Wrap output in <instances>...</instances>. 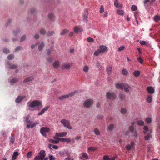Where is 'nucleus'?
<instances>
[{
	"mask_svg": "<svg viewBox=\"0 0 160 160\" xmlns=\"http://www.w3.org/2000/svg\"><path fill=\"white\" fill-rule=\"evenodd\" d=\"M115 86L117 88L122 90L124 89V91L126 92H128L129 91V89L131 88V87L129 85L124 83H116Z\"/></svg>",
	"mask_w": 160,
	"mask_h": 160,
	"instance_id": "obj_1",
	"label": "nucleus"
},
{
	"mask_svg": "<svg viewBox=\"0 0 160 160\" xmlns=\"http://www.w3.org/2000/svg\"><path fill=\"white\" fill-rule=\"evenodd\" d=\"M29 107L32 108H35V110H39L42 107V102L38 100L33 101L30 103Z\"/></svg>",
	"mask_w": 160,
	"mask_h": 160,
	"instance_id": "obj_2",
	"label": "nucleus"
},
{
	"mask_svg": "<svg viewBox=\"0 0 160 160\" xmlns=\"http://www.w3.org/2000/svg\"><path fill=\"white\" fill-rule=\"evenodd\" d=\"M61 122L64 127L68 128L69 129H72V128L70 125V122L68 120L63 119L61 120Z\"/></svg>",
	"mask_w": 160,
	"mask_h": 160,
	"instance_id": "obj_3",
	"label": "nucleus"
},
{
	"mask_svg": "<svg viewBox=\"0 0 160 160\" xmlns=\"http://www.w3.org/2000/svg\"><path fill=\"white\" fill-rule=\"evenodd\" d=\"M93 103V100L92 99L87 100L85 101L83 103V106L85 107L88 108L90 107Z\"/></svg>",
	"mask_w": 160,
	"mask_h": 160,
	"instance_id": "obj_4",
	"label": "nucleus"
},
{
	"mask_svg": "<svg viewBox=\"0 0 160 160\" xmlns=\"http://www.w3.org/2000/svg\"><path fill=\"white\" fill-rule=\"evenodd\" d=\"M106 96L108 99L113 100L115 98L116 96L113 92H108L106 93Z\"/></svg>",
	"mask_w": 160,
	"mask_h": 160,
	"instance_id": "obj_5",
	"label": "nucleus"
},
{
	"mask_svg": "<svg viewBox=\"0 0 160 160\" xmlns=\"http://www.w3.org/2000/svg\"><path fill=\"white\" fill-rule=\"evenodd\" d=\"M39 124L38 122L37 121L34 123H32V122L30 121V122H28L27 124V128H32L34 127L36 125Z\"/></svg>",
	"mask_w": 160,
	"mask_h": 160,
	"instance_id": "obj_6",
	"label": "nucleus"
},
{
	"mask_svg": "<svg viewBox=\"0 0 160 160\" xmlns=\"http://www.w3.org/2000/svg\"><path fill=\"white\" fill-rule=\"evenodd\" d=\"M75 92H72L68 94L59 97V98L58 99L59 100H62L63 99L67 98L69 97H71L73 95L75 94Z\"/></svg>",
	"mask_w": 160,
	"mask_h": 160,
	"instance_id": "obj_7",
	"label": "nucleus"
},
{
	"mask_svg": "<svg viewBox=\"0 0 160 160\" xmlns=\"http://www.w3.org/2000/svg\"><path fill=\"white\" fill-rule=\"evenodd\" d=\"M48 128L46 127H43L40 130L41 133L43 136H45L46 133L48 132Z\"/></svg>",
	"mask_w": 160,
	"mask_h": 160,
	"instance_id": "obj_8",
	"label": "nucleus"
},
{
	"mask_svg": "<svg viewBox=\"0 0 160 160\" xmlns=\"http://www.w3.org/2000/svg\"><path fill=\"white\" fill-rule=\"evenodd\" d=\"M88 12L87 9H85L84 10V14L83 16V20L86 23L88 21Z\"/></svg>",
	"mask_w": 160,
	"mask_h": 160,
	"instance_id": "obj_9",
	"label": "nucleus"
},
{
	"mask_svg": "<svg viewBox=\"0 0 160 160\" xmlns=\"http://www.w3.org/2000/svg\"><path fill=\"white\" fill-rule=\"evenodd\" d=\"M67 133L66 132L56 133L55 137H64L67 135ZM54 138H55V137Z\"/></svg>",
	"mask_w": 160,
	"mask_h": 160,
	"instance_id": "obj_10",
	"label": "nucleus"
},
{
	"mask_svg": "<svg viewBox=\"0 0 160 160\" xmlns=\"http://www.w3.org/2000/svg\"><path fill=\"white\" fill-rule=\"evenodd\" d=\"M146 90L149 93L151 94L153 93L155 91L154 88L151 86L148 87L147 88Z\"/></svg>",
	"mask_w": 160,
	"mask_h": 160,
	"instance_id": "obj_11",
	"label": "nucleus"
},
{
	"mask_svg": "<svg viewBox=\"0 0 160 160\" xmlns=\"http://www.w3.org/2000/svg\"><path fill=\"white\" fill-rule=\"evenodd\" d=\"M79 159L82 160L83 159V158L88 159H89L90 158L86 152L82 153V156H79Z\"/></svg>",
	"mask_w": 160,
	"mask_h": 160,
	"instance_id": "obj_12",
	"label": "nucleus"
},
{
	"mask_svg": "<svg viewBox=\"0 0 160 160\" xmlns=\"http://www.w3.org/2000/svg\"><path fill=\"white\" fill-rule=\"evenodd\" d=\"M46 155L45 151L44 150H41L39 153L38 156L41 157V160L43 159Z\"/></svg>",
	"mask_w": 160,
	"mask_h": 160,
	"instance_id": "obj_13",
	"label": "nucleus"
},
{
	"mask_svg": "<svg viewBox=\"0 0 160 160\" xmlns=\"http://www.w3.org/2000/svg\"><path fill=\"white\" fill-rule=\"evenodd\" d=\"M74 31L75 32L78 33L79 32H82L83 31V30L80 27H78L76 26L74 28Z\"/></svg>",
	"mask_w": 160,
	"mask_h": 160,
	"instance_id": "obj_14",
	"label": "nucleus"
},
{
	"mask_svg": "<svg viewBox=\"0 0 160 160\" xmlns=\"http://www.w3.org/2000/svg\"><path fill=\"white\" fill-rule=\"evenodd\" d=\"M25 97L23 96H20L18 97L15 100V102L17 103H19Z\"/></svg>",
	"mask_w": 160,
	"mask_h": 160,
	"instance_id": "obj_15",
	"label": "nucleus"
},
{
	"mask_svg": "<svg viewBox=\"0 0 160 160\" xmlns=\"http://www.w3.org/2000/svg\"><path fill=\"white\" fill-rule=\"evenodd\" d=\"M100 51L102 53H103L104 52H105L107 51V48L106 46L102 45L100 46Z\"/></svg>",
	"mask_w": 160,
	"mask_h": 160,
	"instance_id": "obj_16",
	"label": "nucleus"
},
{
	"mask_svg": "<svg viewBox=\"0 0 160 160\" xmlns=\"http://www.w3.org/2000/svg\"><path fill=\"white\" fill-rule=\"evenodd\" d=\"M49 108L50 107L49 106H47L45 107L42 109L40 112L38 113V115H40L42 114L46 111H47Z\"/></svg>",
	"mask_w": 160,
	"mask_h": 160,
	"instance_id": "obj_17",
	"label": "nucleus"
},
{
	"mask_svg": "<svg viewBox=\"0 0 160 160\" xmlns=\"http://www.w3.org/2000/svg\"><path fill=\"white\" fill-rule=\"evenodd\" d=\"M117 14L121 16H123L124 15V10L120 9H117L116 11Z\"/></svg>",
	"mask_w": 160,
	"mask_h": 160,
	"instance_id": "obj_18",
	"label": "nucleus"
},
{
	"mask_svg": "<svg viewBox=\"0 0 160 160\" xmlns=\"http://www.w3.org/2000/svg\"><path fill=\"white\" fill-rule=\"evenodd\" d=\"M146 100L148 103H151L152 100V96L150 95L147 96L146 97Z\"/></svg>",
	"mask_w": 160,
	"mask_h": 160,
	"instance_id": "obj_19",
	"label": "nucleus"
},
{
	"mask_svg": "<svg viewBox=\"0 0 160 160\" xmlns=\"http://www.w3.org/2000/svg\"><path fill=\"white\" fill-rule=\"evenodd\" d=\"M19 155L18 152L17 151L14 152L12 155V160H15L17 158V157Z\"/></svg>",
	"mask_w": 160,
	"mask_h": 160,
	"instance_id": "obj_20",
	"label": "nucleus"
},
{
	"mask_svg": "<svg viewBox=\"0 0 160 160\" xmlns=\"http://www.w3.org/2000/svg\"><path fill=\"white\" fill-rule=\"evenodd\" d=\"M62 153L63 155V156H67L69 157L70 156V153L68 150H64L62 152Z\"/></svg>",
	"mask_w": 160,
	"mask_h": 160,
	"instance_id": "obj_21",
	"label": "nucleus"
},
{
	"mask_svg": "<svg viewBox=\"0 0 160 160\" xmlns=\"http://www.w3.org/2000/svg\"><path fill=\"white\" fill-rule=\"evenodd\" d=\"M59 140L63 142H70L71 141L70 139L68 138H59Z\"/></svg>",
	"mask_w": 160,
	"mask_h": 160,
	"instance_id": "obj_22",
	"label": "nucleus"
},
{
	"mask_svg": "<svg viewBox=\"0 0 160 160\" xmlns=\"http://www.w3.org/2000/svg\"><path fill=\"white\" fill-rule=\"evenodd\" d=\"M62 67L66 69H69L71 67V65L69 63H64L62 65Z\"/></svg>",
	"mask_w": 160,
	"mask_h": 160,
	"instance_id": "obj_23",
	"label": "nucleus"
},
{
	"mask_svg": "<svg viewBox=\"0 0 160 160\" xmlns=\"http://www.w3.org/2000/svg\"><path fill=\"white\" fill-rule=\"evenodd\" d=\"M153 20L156 22H158L160 20V16L158 15L154 16L153 17Z\"/></svg>",
	"mask_w": 160,
	"mask_h": 160,
	"instance_id": "obj_24",
	"label": "nucleus"
},
{
	"mask_svg": "<svg viewBox=\"0 0 160 160\" xmlns=\"http://www.w3.org/2000/svg\"><path fill=\"white\" fill-rule=\"evenodd\" d=\"M97 149V148L96 147H90L88 148V153H89V151H94L96 150Z\"/></svg>",
	"mask_w": 160,
	"mask_h": 160,
	"instance_id": "obj_25",
	"label": "nucleus"
},
{
	"mask_svg": "<svg viewBox=\"0 0 160 160\" xmlns=\"http://www.w3.org/2000/svg\"><path fill=\"white\" fill-rule=\"evenodd\" d=\"M33 77L32 76H30L26 79L24 80L23 82L25 83V82H29L33 80Z\"/></svg>",
	"mask_w": 160,
	"mask_h": 160,
	"instance_id": "obj_26",
	"label": "nucleus"
},
{
	"mask_svg": "<svg viewBox=\"0 0 160 160\" xmlns=\"http://www.w3.org/2000/svg\"><path fill=\"white\" fill-rule=\"evenodd\" d=\"M7 64L9 65L10 66V68L12 69H14L16 68L17 67V66L16 65L13 64V65H11V64H10V63L9 62H7Z\"/></svg>",
	"mask_w": 160,
	"mask_h": 160,
	"instance_id": "obj_27",
	"label": "nucleus"
},
{
	"mask_svg": "<svg viewBox=\"0 0 160 160\" xmlns=\"http://www.w3.org/2000/svg\"><path fill=\"white\" fill-rule=\"evenodd\" d=\"M53 65L54 68H57L59 66V62L57 61H55L53 62Z\"/></svg>",
	"mask_w": 160,
	"mask_h": 160,
	"instance_id": "obj_28",
	"label": "nucleus"
},
{
	"mask_svg": "<svg viewBox=\"0 0 160 160\" xmlns=\"http://www.w3.org/2000/svg\"><path fill=\"white\" fill-rule=\"evenodd\" d=\"M140 74V72L138 70L135 71L133 72V75L135 77H138L139 76Z\"/></svg>",
	"mask_w": 160,
	"mask_h": 160,
	"instance_id": "obj_29",
	"label": "nucleus"
},
{
	"mask_svg": "<svg viewBox=\"0 0 160 160\" xmlns=\"http://www.w3.org/2000/svg\"><path fill=\"white\" fill-rule=\"evenodd\" d=\"M52 146V147L53 148H54L55 149H57L58 148V147L56 145H52L49 144L48 145V147L49 148L51 149H52L51 147Z\"/></svg>",
	"mask_w": 160,
	"mask_h": 160,
	"instance_id": "obj_30",
	"label": "nucleus"
},
{
	"mask_svg": "<svg viewBox=\"0 0 160 160\" xmlns=\"http://www.w3.org/2000/svg\"><path fill=\"white\" fill-rule=\"evenodd\" d=\"M122 74L124 75H127L128 73V71L126 69H123L122 71Z\"/></svg>",
	"mask_w": 160,
	"mask_h": 160,
	"instance_id": "obj_31",
	"label": "nucleus"
},
{
	"mask_svg": "<svg viewBox=\"0 0 160 160\" xmlns=\"http://www.w3.org/2000/svg\"><path fill=\"white\" fill-rule=\"evenodd\" d=\"M140 43L142 45H145L147 46H148L149 45V43L144 41H140Z\"/></svg>",
	"mask_w": 160,
	"mask_h": 160,
	"instance_id": "obj_32",
	"label": "nucleus"
},
{
	"mask_svg": "<svg viewBox=\"0 0 160 160\" xmlns=\"http://www.w3.org/2000/svg\"><path fill=\"white\" fill-rule=\"evenodd\" d=\"M156 0H144L143 1V3L144 4H147L149 2H150L151 3H152L154 2Z\"/></svg>",
	"mask_w": 160,
	"mask_h": 160,
	"instance_id": "obj_33",
	"label": "nucleus"
},
{
	"mask_svg": "<svg viewBox=\"0 0 160 160\" xmlns=\"http://www.w3.org/2000/svg\"><path fill=\"white\" fill-rule=\"evenodd\" d=\"M102 52L100 51V49H98L97 51H95L94 53V55L96 56H98L100 53Z\"/></svg>",
	"mask_w": 160,
	"mask_h": 160,
	"instance_id": "obj_34",
	"label": "nucleus"
},
{
	"mask_svg": "<svg viewBox=\"0 0 160 160\" xmlns=\"http://www.w3.org/2000/svg\"><path fill=\"white\" fill-rule=\"evenodd\" d=\"M112 67L111 66H109L107 68L106 71L108 73H109L111 72Z\"/></svg>",
	"mask_w": 160,
	"mask_h": 160,
	"instance_id": "obj_35",
	"label": "nucleus"
},
{
	"mask_svg": "<svg viewBox=\"0 0 160 160\" xmlns=\"http://www.w3.org/2000/svg\"><path fill=\"white\" fill-rule=\"evenodd\" d=\"M44 46V44L43 42H42L41 44L38 47V49L39 51H41L43 47Z\"/></svg>",
	"mask_w": 160,
	"mask_h": 160,
	"instance_id": "obj_36",
	"label": "nucleus"
},
{
	"mask_svg": "<svg viewBox=\"0 0 160 160\" xmlns=\"http://www.w3.org/2000/svg\"><path fill=\"white\" fill-rule=\"evenodd\" d=\"M137 123L139 125L142 126L144 124V122L142 120H139L137 121Z\"/></svg>",
	"mask_w": 160,
	"mask_h": 160,
	"instance_id": "obj_37",
	"label": "nucleus"
},
{
	"mask_svg": "<svg viewBox=\"0 0 160 160\" xmlns=\"http://www.w3.org/2000/svg\"><path fill=\"white\" fill-rule=\"evenodd\" d=\"M93 131L94 133L97 135H99L100 134V132L99 131V130L97 128L95 129Z\"/></svg>",
	"mask_w": 160,
	"mask_h": 160,
	"instance_id": "obj_38",
	"label": "nucleus"
},
{
	"mask_svg": "<svg viewBox=\"0 0 160 160\" xmlns=\"http://www.w3.org/2000/svg\"><path fill=\"white\" fill-rule=\"evenodd\" d=\"M151 137V134L150 133H148L146 136L145 137V139L146 140H149Z\"/></svg>",
	"mask_w": 160,
	"mask_h": 160,
	"instance_id": "obj_39",
	"label": "nucleus"
},
{
	"mask_svg": "<svg viewBox=\"0 0 160 160\" xmlns=\"http://www.w3.org/2000/svg\"><path fill=\"white\" fill-rule=\"evenodd\" d=\"M127 111L126 109L124 108H122L121 109L120 112L122 114L126 113Z\"/></svg>",
	"mask_w": 160,
	"mask_h": 160,
	"instance_id": "obj_40",
	"label": "nucleus"
},
{
	"mask_svg": "<svg viewBox=\"0 0 160 160\" xmlns=\"http://www.w3.org/2000/svg\"><path fill=\"white\" fill-rule=\"evenodd\" d=\"M114 125L113 124H110L108 127V130L111 131L112 130L113 128Z\"/></svg>",
	"mask_w": 160,
	"mask_h": 160,
	"instance_id": "obj_41",
	"label": "nucleus"
},
{
	"mask_svg": "<svg viewBox=\"0 0 160 160\" xmlns=\"http://www.w3.org/2000/svg\"><path fill=\"white\" fill-rule=\"evenodd\" d=\"M17 81L16 78H14L10 80H8V81L11 83H14L17 82Z\"/></svg>",
	"mask_w": 160,
	"mask_h": 160,
	"instance_id": "obj_42",
	"label": "nucleus"
},
{
	"mask_svg": "<svg viewBox=\"0 0 160 160\" xmlns=\"http://www.w3.org/2000/svg\"><path fill=\"white\" fill-rule=\"evenodd\" d=\"M49 141L53 143L57 144L59 142V140H54L53 139H50Z\"/></svg>",
	"mask_w": 160,
	"mask_h": 160,
	"instance_id": "obj_43",
	"label": "nucleus"
},
{
	"mask_svg": "<svg viewBox=\"0 0 160 160\" xmlns=\"http://www.w3.org/2000/svg\"><path fill=\"white\" fill-rule=\"evenodd\" d=\"M118 0H115L114 3V6L117 8L118 7Z\"/></svg>",
	"mask_w": 160,
	"mask_h": 160,
	"instance_id": "obj_44",
	"label": "nucleus"
},
{
	"mask_svg": "<svg viewBox=\"0 0 160 160\" xmlns=\"http://www.w3.org/2000/svg\"><path fill=\"white\" fill-rule=\"evenodd\" d=\"M89 70V67L88 66H85L83 69V71L85 72H87Z\"/></svg>",
	"mask_w": 160,
	"mask_h": 160,
	"instance_id": "obj_45",
	"label": "nucleus"
},
{
	"mask_svg": "<svg viewBox=\"0 0 160 160\" xmlns=\"http://www.w3.org/2000/svg\"><path fill=\"white\" fill-rule=\"evenodd\" d=\"M104 11V8L103 5L101 6L100 8L99 12L101 13H102Z\"/></svg>",
	"mask_w": 160,
	"mask_h": 160,
	"instance_id": "obj_46",
	"label": "nucleus"
},
{
	"mask_svg": "<svg viewBox=\"0 0 160 160\" xmlns=\"http://www.w3.org/2000/svg\"><path fill=\"white\" fill-rule=\"evenodd\" d=\"M68 32V31L67 29L63 30L62 32L61 33V35H63L66 33H67Z\"/></svg>",
	"mask_w": 160,
	"mask_h": 160,
	"instance_id": "obj_47",
	"label": "nucleus"
},
{
	"mask_svg": "<svg viewBox=\"0 0 160 160\" xmlns=\"http://www.w3.org/2000/svg\"><path fill=\"white\" fill-rule=\"evenodd\" d=\"M32 154V151L28 152L27 154V157L28 158H30L31 157Z\"/></svg>",
	"mask_w": 160,
	"mask_h": 160,
	"instance_id": "obj_48",
	"label": "nucleus"
},
{
	"mask_svg": "<svg viewBox=\"0 0 160 160\" xmlns=\"http://www.w3.org/2000/svg\"><path fill=\"white\" fill-rule=\"evenodd\" d=\"M14 56L13 55L10 54L8 56V58L9 60H11L13 59Z\"/></svg>",
	"mask_w": 160,
	"mask_h": 160,
	"instance_id": "obj_49",
	"label": "nucleus"
},
{
	"mask_svg": "<svg viewBox=\"0 0 160 160\" xmlns=\"http://www.w3.org/2000/svg\"><path fill=\"white\" fill-rule=\"evenodd\" d=\"M137 7L135 5H132L131 7V10L132 11H136L137 10Z\"/></svg>",
	"mask_w": 160,
	"mask_h": 160,
	"instance_id": "obj_50",
	"label": "nucleus"
},
{
	"mask_svg": "<svg viewBox=\"0 0 160 160\" xmlns=\"http://www.w3.org/2000/svg\"><path fill=\"white\" fill-rule=\"evenodd\" d=\"M129 130L131 133L133 132H134V127L131 126H130L129 127Z\"/></svg>",
	"mask_w": 160,
	"mask_h": 160,
	"instance_id": "obj_51",
	"label": "nucleus"
},
{
	"mask_svg": "<svg viewBox=\"0 0 160 160\" xmlns=\"http://www.w3.org/2000/svg\"><path fill=\"white\" fill-rule=\"evenodd\" d=\"M145 121L147 123H150L151 122L152 120L150 118L148 117L146 118Z\"/></svg>",
	"mask_w": 160,
	"mask_h": 160,
	"instance_id": "obj_52",
	"label": "nucleus"
},
{
	"mask_svg": "<svg viewBox=\"0 0 160 160\" xmlns=\"http://www.w3.org/2000/svg\"><path fill=\"white\" fill-rule=\"evenodd\" d=\"M143 129L144 130L143 131V132L144 133H145L147 132L148 131V128L147 126H144V127Z\"/></svg>",
	"mask_w": 160,
	"mask_h": 160,
	"instance_id": "obj_53",
	"label": "nucleus"
},
{
	"mask_svg": "<svg viewBox=\"0 0 160 160\" xmlns=\"http://www.w3.org/2000/svg\"><path fill=\"white\" fill-rule=\"evenodd\" d=\"M3 51L4 53L5 54H8L9 52V50L7 48H4L3 50Z\"/></svg>",
	"mask_w": 160,
	"mask_h": 160,
	"instance_id": "obj_54",
	"label": "nucleus"
},
{
	"mask_svg": "<svg viewBox=\"0 0 160 160\" xmlns=\"http://www.w3.org/2000/svg\"><path fill=\"white\" fill-rule=\"evenodd\" d=\"M132 133H133L132 136H134L135 138H136L138 137V132L136 131H135L134 132H133Z\"/></svg>",
	"mask_w": 160,
	"mask_h": 160,
	"instance_id": "obj_55",
	"label": "nucleus"
},
{
	"mask_svg": "<svg viewBox=\"0 0 160 160\" xmlns=\"http://www.w3.org/2000/svg\"><path fill=\"white\" fill-rule=\"evenodd\" d=\"M125 148L128 150H130L132 148V146L128 144L125 146Z\"/></svg>",
	"mask_w": 160,
	"mask_h": 160,
	"instance_id": "obj_56",
	"label": "nucleus"
},
{
	"mask_svg": "<svg viewBox=\"0 0 160 160\" xmlns=\"http://www.w3.org/2000/svg\"><path fill=\"white\" fill-rule=\"evenodd\" d=\"M48 17L50 19L52 20V18L53 17V15L52 13H49L48 14Z\"/></svg>",
	"mask_w": 160,
	"mask_h": 160,
	"instance_id": "obj_57",
	"label": "nucleus"
},
{
	"mask_svg": "<svg viewBox=\"0 0 160 160\" xmlns=\"http://www.w3.org/2000/svg\"><path fill=\"white\" fill-rule=\"evenodd\" d=\"M103 159L104 160H110V158L108 155L104 156L103 157Z\"/></svg>",
	"mask_w": 160,
	"mask_h": 160,
	"instance_id": "obj_58",
	"label": "nucleus"
},
{
	"mask_svg": "<svg viewBox=\"0 0 160 160\" xmlns=\"http://www.w3.org/2000/svg\"><path fill=\"white\" fill-rule=\"evenodd\" d=\"M138 61L141 63L142 64L143 63V61L141 58H138Z\"/></svg>",
	"mask_w": 160,
	"mask_h": 160,
	"instance_id": "obj_59",
	"label": "nucleus"
},
{
	"mask_svg": "<svg viewBox=\"0 0 160 160\" xmlns=\"http://www.w3.org/2000/svg\"><path fill=\"white\" fill-rule=\"evenodd\" d=\"M87 41L89 42H92L94 41V40L91 38H87Z\"/></svg>",
	"mask_w": 160,
	"mask_h": 160,
	"instance_id": "obj_60",
	"label": "nucleus"
},
{
	"mask_svg": "<svg viewBox=\"0 0 160 160\" xmlns=\"http://www.w3.org/2000/svg\"><path fill=\"white\" fill-rule=\"evenodd\" d=\"M119 97L121 99H124L125 97V96L123 94H120L119 95Z\"/></svg>",
	"mask_w": 160,
	"mask_h": 160,
	"instance_id": "obj_61",
	"label": "nucleus"
},
{
	"mask_svg": "<svg viewBox=\"0 0 160 160\" xmlns=\"http://www.w3.org/2000/svg\"><path fill=\"white\" fill-rule=\"evenodd\" d=\"M41 160V157L40 156L38 155L35 156L34 158V160Z\"/></svg>",
	"mask_w": 160,
	"mask_h": 160,
	"instance_id": "obj_62",
	"label": "nucleus"
},
{
	"mask_svg": "<svg viewBox=\"0 0 160 160\" xmlns=\"http://www.w3.org/2000/svg\"><path fill=\"white\" fill-rule=\"evenodd\" d=\"M40 32L42 34H46V31L43 29H41L40 31Z\"/></svg>",
	"mask_w": 160,
	"mask_h": 160,
	"instance_id": "obj_63",
	"label": "nucleus"
},
{
	"mask_svg": "<svg viewBox=\"0 0 160 160\" xmlns=\"http://www.w3.org/2000/svg\"><path fill=\"white\" fill-rule=\"evenodd\" d=\"M125 48L124 46H122L118 49V51H121L123 50Z\"/></svg>",
	"mask_w": 160,
	"mask_h": 160,
	"instance_id": "obj_64",
	"label": "nucleus"
}]
</instances>
